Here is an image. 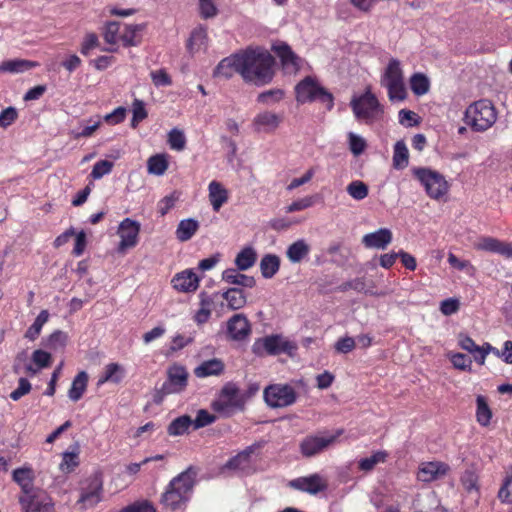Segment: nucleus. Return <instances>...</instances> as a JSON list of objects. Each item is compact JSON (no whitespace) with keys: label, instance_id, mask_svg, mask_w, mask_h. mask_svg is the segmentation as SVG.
<instances>
[{"label":"nucleus","instance_id":"nucleus-26","mask_svg":"<svg viewBox=\"0 0 512 512\" xmlns=\"http://www.w3.org/2000/svg\"><path fill=\"white\" fill-rule=\"evenodd\" d=\"M208 198L214 212H219L221 207L227 203L229 199L228 190L222 183L213 180L208 185Z\"/></svg>","mask_w":512,"mask_h":512},{"label":"nucleus","instance_id":"nucleus-46","mask_svg":"<svg viewBox=\"0 0 512 512\" xmlns=\"http://www.w3.org/2000/svg\"><path fill=\"white\" fill-rule=\"evenodd\" d=\"M410 88L415 95L422 96L429 91V79L423 73H415L410 77Z\"/></svg>","mask_w":512,"mask_h":512},{"label":"nucleus","instance_id":"nucleus-42","mask_svg":"<svg viewBox=\"0 0 512 512\" xmlns=\"http://www.w3.org/2000/svg\"><path fill=\"white\" fill-rule=\"evenodd\" d=\"M257 259V254L252 247L243 248L235 258V265L239 270L245 271L251 268Z\"/></svg>","mask_w":512,"mask_h":512},{"label":"nucleus","instance_id":"nucleus-45","mask_svg":"<svg viewBox=\"0 0 512 512\" xmlns=\"http://www.w3.org/2000/svg\"><path fill=\"white\" fill-rule=\"evenodd\" d=\"M476 419L479 425L488 426L492 418V411L486 401V398L482 395H478L476 398Z\"/></svg>","mask_w":512,"mask_h":512},{"label":"nucleus","instance_id":"nucleus-61","mask_svg":"<svg viewBox=\"0 0 512 512\" xmlns=\"http://www.w3.org/2000/svg\"><path fill=\"white\" fill-rule=\"evenodd\" d=\"M216 416L214 414L209 413L205 409H200L197 412L196 418L192 420L193 429H199L206 427L216 421Z\"/></svg>","mask_w":512,"mask_h":512},{"label":"nucleus","instance_id":"nucleus-23","mask_svg":"<svg viewBox=\"0 0 512 512\" xmlns=\"http://www.w3.org/2000/svg\"><path fill=\"white\" fill-rule=\"evenodd\" d=\"M273 51L280 59L283 69L288 72H297L300 69V58L293 52L286 43L273 46Z\"/></svg>","mask_w":512,"mask_h":512},{"label":"nucleus","instance_id":"nucleus-19","mask_svg":"<svg viewBox=\"0 0 512 512\" xmlns=\"http://www.w3.org/2000/svg\"><path fill=\"white\" fill-rule=\"evenodd\" d=\"M476 250L495 253L512 259V241H502L492 236H482L474 245Z\"/></svg>","mask_w":512,"mask_h":512},{"label":"nucleus","instance_id":"nucleus-24","mask_svg":"<svg viewBox=\"0 0 512 512\" xmlns=\"http://www.w3.org/2000/svg\"><path fill=\"white\" fill-rule=\"evenodd\" d=\"M199 277L192 270L187 269L177 273L171 280L172 286L179 292L190 293L199 287Z\"/></svg>","mask_w":512,"mask_h":512},{"label":"nucleus","instance_id":"nucleus-27","mask_svg":"<svg viewBox=\"0 0 512 512\" xmlns=\"http://www.w3.org/2000/svg\"><path fill=\"white\" fill-rule=\"evenodd\" d=\"M208 44L207 29L204 26H198L192 30L187 41L186 47L189 53L195 54L201 50H205Z\"/></svg>","mask_w":512,"mask_h":512},{"label":"nucleus","instance_id":"nucleus-13","mask_svg":"<svg viewBox=\"0 0 512 512\" xmlns=\"http://www.w3.org/2000/svg\"><path fill=\"white\" fill-rule=\"evenodd\" d=\"M18 501L23 512H55L54 501L44 489L29 495H19Z\"/></svg>","mask_w":512,"mask_h":512},{"label":"nucleus","instance_id":"nucleus-63","mask_svg":"<svg viewBox=\"0 0 512 512\" xmlns=\"http://www.w3.org/2000/svg\"><path fill=\"white\" fill-rule=\"evenodd\" d=\"M284 95L282 89H271L260 93L257 100L262 104L277 103L284 98Z\"/></svg>","mask_w":512,"mask_h":512},{"label":"nucleus","instance_id":"nucleus-51","mask_svg":"<svg viewBox=\"0 0 512 512\" xmlns=\"http://www.w3.org/2000/svg\"><path fill=\"white\" fill-rule=\"evenodd\" d=\"M497 497L503 504H512V472L503 478Z\"/></svg>","mask_w":512,"mask_h":512},{"label":"nucleus","instance_id":"nucleus-34","mask_svg":"<svg viewBox=\"0 0 512 512\" xmlns=\"http://www.w3.org/2000/svg\"><path fill=\"white\" fill-rule=\"evenodd\" d=\"M310 252V246L304 239L293 242L286 251V256L292 263H300Z\"/></svg>","mask_w":512,"mask_h":512},{"label":"nucleus","instance_id":"nucleus-18","mask_svg":"<svg viewBox=\"0 0 512 512\" xmlns=\"http://www.w3.org/2000/svg\"><path fill=\"white\" fill-rule=\"evenodd\" d=\"M450 471L447 463L441 461L422 462L417 471V480L430 483L443 478Z\"/></svg>","mask_w":512,"mask_h":512},{"label":"nucleus","instance_id":"nucleus-3","mask_svg":"<svg viewBox=\"0 0 512 512\" xmlns=\"http://www.w3.org/2000/svg\"><path fill=\"white\" fill-rule=\"evenodd\" d=\"M497 120V112L493 103L481 99L470 104L464 113L465 123L475 132L488 130Z\"/></svg>","mask_w":512,"mask_h":512},{"label":"nucleus","instance_id":"nucleus-38","mask_svg":"<svg viewBox=\"0 0 512 512\" xmlns=\"http://www.w3.org/2000/svg\"><path fill=\"white\" fill-rule=\"evenodd\" d=\"M222 297L227 301L230 310H238L245 306L247 299L243 290L239 288H230L222 294Z\"/></svg>","mask_w":512,"mask_h":512},{"label":"nucleus","instance_id":"nucleus-16","mask_svg":"<svg viewBox=\"0 0 512 512\" xmlns=\"http://www.w3.org/2000/svg\"><path fill=\"white\" fill-rule=\"evenodd\" d=\"M245 63L243 52L232 54L218 63L213 71V76L230 79L238 73L243 78Z\"/></svg>","mask_w":512,"mask_h":512},{"label":"nucleus","instance_id":"nucleus-60","mask_svg":"<svg viewBox=\"0 0 512 512\" xmlns=\"http://www.w3.org/2000/svg\"><path fill=\"white\" fill-rule=\"evenodd\" d=\"M99 46L100 41L98 35L94 32H90L84 36L81 43L80 52L82 55L88 56L91 50L98 48Z\"/></svg>","mask_w":512,"mask_h":512},{"label":"nucleus","instance_id":"nucleus-47","mask_svg":"<svg viewBox=\"0 0 512 512\" xmlns=\"http://www.w3.org/2000/svg\"><path fill=\"white\" fill-rule=\"evenodd\" d=\"M198 13L201 19H213L219 14L216 0H197Z\"/></svg>","mask_w":512,"mask_h":512},{"label":"nucleus","instance_id":"nucleus-53","mask_svg":"<svg viewBox=\"0 0 512 512\" xmlns=\"http://www.w3.org/2000/svg\"><path fill=\"white\" fill-rule=\"evenodd\" d=\"M167 143L171 149L182 151L186 145L184 132L178 128L171 129L168 133Z\"/></svg>","mask_w":512,"mask_h":512},{"label":"nucleus","instance_id":"nucleus-54","mask_svg":"<svg viewBox=\"0 0 512 512\" xmlns=\"http://www.w3.org/2000/svg\"><path fill=\"white\" fill-rule=\"evenodd\" d=\"M383 86L387 89L390 101H404L406 99L407 91L404 81L398 83H390Z\"/></svg>","mask_w":512,"mask_h":512},{"label":"nucleus","instance_id":"nucleus-12","mask_svg":"<svg viewBox=\"0 0 512 512\" xmlns=\"http://www.w3.org/2000/svg\"><path fill=\"white\" fill-rule=\"evenodd\" d=\"M103 479L101 473H94L85 479L80 488L79 504L84 507H94L102 501Z\"/></svg>","mask_w":512,"mask_h":512},{"label":"nucleus","instance_id":"nucleus-35","mask_svg":"<svg viewBox=\"0 0 512 512\" xmlns=\"http://www.w3.org/2000/svg\"><path fill=\"white\" fill-rule=\"evenodd\" d=\"M168 157L165 153L150 156L147 160L148 173L156 176L163 175L169 167Z\"/></svg>","mask_w":512,"mask_h":512},{"label":"nucleus","instance_id":"nucleus-36","mask_svg":"<svg viewBox=\"0 0 512 512\" xmlns=\"http://www.w3.org/2000/svg\"><path fill=\"white\" fill-rule=\"evenodd\" d=\"M124 368L118 363H109L105 366L103 375L98 379L97 385H103L106 382L118 384L124 377Z\"/></svg>","mask_w":512,"mask_h":512},{"label":"nucleus","instance_id":"nucleus-25","mask_svg":"<svg viewBox=\"0 0 512 512\" xmlns=\"http://www.w3.org/2000/svg\"><path fill=\"white\" fill-rule=\"evenodd\" d=\"M393 239V234L388 228H380L375 232L365 234L362 237V244L366 248L384 250Z\"/></svg>","mask_w":512,"mask_h":512},{"label":"nucleus","instance_id":"nucleus-1","mask_svg":"<svg viewBox=\"0 0 512 512\" xmlns=\"http://www.w3.org/2000/svg\"><path fill=\"white\" fill-rule=\"evenodd\" d=\"M195 485V472L188 468L175 476L162 493L160 503L171 511L185 510Z\"/></svg>","mask_w":512,"mask_h":512},{"label":"nucleus","instance_id":"nucleus-52","mask_svg":"<svg viewBox=\"0 0 512 512\" xmlns=\"http://www.w3.org/2000/svg\"><path fill=\"white\" fill-rule=\"evenodd\" d=\"M346 191L353 199L357 201L363 200L369 194L368 186L360 180H354L349 183Z\"/></svg>","mask_w":512,"mask_h":512},{"label":"nucleus","instance_id":"nucleus-31","mask_svg":"<svg viewBox=\"0 0 512 512\" xmlns=\"http://www.w3.org/2000/svg\"><path fill=\"white\" fill-rule=\"evenodd\" d=\"M222 279L229 283L247 288H253L256 284L254 277L238 272L236 269H226L222 273Z\"/></svg>","mask_w":512,"mask_h":512},{"label":"nucleus","instance_id":"nucleus-33","mask_svg":"<svg viewBox=\"0 0 512 512\" xmlns=\"http://www.w3.org/2000/svg\"><path fill=\"white\" fill-rule=\"evenodd\" d=\"M38 66L37 62L26 59H11L3 61L0 65L1 72L22 73Z\"/></svg>","mask_w":512,"mask_h":512},{"label":"nucleus","instance_id":"nucleus-5","mask_svg":"<svg viewBox=\"0 0 512 512\" xmlns=\"http://www.w3.org/2000/svg\"><path fill=\"white\" fill-rule=\"evenodd\" d=\"M411 171L429 198L440 200L449 192L450 185L440 172L426 167H414Z\"/></svg>","mask_w":512,"mask_h":512},{"label":"nucleus","instance_id":"nucleus-57","mask_svg":"<svg viewBox=\"0 0 512 512\" xmlns=\"http://www.w3.org/2000/svg\"><path fill=\"white\" fill-rule=\"evenodd\" d=\"M114 167V163L109 160H100L96 162L90 173V177L94 180L100 179L103 176L110 174Z\"/></svg>","mask_w":512,"mask_h":512},{"label":"nucleus","instance_id":"nucleus-55","mask_svg":"<svg viewBox=\"0 0 512 512\" xmlns=\"http://www.w3.org/2000/svg\"><path fill=\"white\" fill-rule=\"evenodd\" d=\"M79 465V457L77 453L74 452H65L62 455V461L59 465L60 470L63 473H71L75 470Z\"/></svg>","mask_w":512,"mask_h":512},{"label":"nucleus","instance_id":"nucleus-48","mask_svg":"<svg viewBox=\"0 0 512 512\" xmlns=\"http://www.w3.org/2000/svg\"><path fill=\"white\" fill-rule=\"evenodd\" d=\"M121 24L117 21H109L104 26L103 38L107 44L116 45L120 42Z\"/></svg>","mask_w":512,"mask_h":512},{"label":"nucleus","instance_id":"nucleus-20","mask_svg":"<svg viewBox=\"0 0 512 512\" xmlns=\"http://www.w3.org/2000/svg\"><path fill=\"white\" fill-rule=\"evenodd\" d=\"M228 337L234 341H243L251 334V324L247 317L242 314H234L227 321Z\"/></svg>","mask_w":512,"mask_h":512},{"label":"nucleus","instance_id":"nucleus-22","mask_svg":"<svg viewBox=\"0 0 512 512\" xmlns=\"http://www.w3.org/2000/svg\"><path fill=\"white\" fill-rule=\"evenodd\" d=\"M282 122L281 116H279L276 113L270 112V111H264L261 113H258L253 121H252V127L254 131L260 133H271L275 131L280 123Z\"/></svg>","mask_w":512,"mask_h":512},{"label":"nucleus","instance_id":"nucleus-44","mask_svg":"<svg viewBox=\"0 0 512 512\" xmlns=\"http://www.w3.org/2000/svg\"><path fill=\"white\" fill-rule=\"evenodd\" d=\"M191 426H193L192 418L189 415H182L169 424L167 431L170 436H180L185 434Z\"/></svg>","mask_w":512,"mask_h":512},{"label":"nucleus","instance_id":"nucleus-11","mask_svg":"<svg viewBox=\"0 0 512 512\" xmlns=\"http://www.w3.org/2000/svg\"><path fill=\"white\" fill-rule=\"evenodd\" d=\"M343 433V429H337L333 434H309L299 444L300 453L306 458L314 457L333 446Z\"/></svg>","mask_w":512,"mask_h":512},{"label":"nucleus","instance_id":"nucleus-2","mask_svg":"<svg viewBox=\"0 0 512 512\" xmlns=\"http://www.w3.org/2000/svg\"><path fill=\"white\" fill-rule=\"evenodd\" d=\"M244 75L243 79L258 86L268 84L274 76V57L266 50L246 49L243 51Z\"/></svg>","mask_w":512,"mask_h":512},{"label":"nucleus","instance_id":"nucleus-8","mask_svg":"<svg viewBox=\"0 0 512 512\" xmlns=\"http://www.w3.org/2000/svg\"><path fill=\"white\" fill-rule=\"evenodd\" d=\"M350 106L357 119L364 120L367 124L374 123L382 118L384 108L378 98L368 87L363 94L354 97Z\"/></svg>","mask_w":512,"mask_h":512},{"label":"nucleus","instance_id":"nucleus-28","mask_svg":"<svg viewBox=\"0 0 512 512\" xmlns=\"http://www.w3.org/2000/svg\"><path fill=\"white\" fill-rule=\"evenodd\" d=\"M89 376L86 371H80L72 380L71 387L68 390V397L71 401H79L85 394L88 386Z\"/></svg>","mask_w":512,"mask_h":512},{"label":"nucleus","instance_id":"nucleus-10","mask_svg":"<svg viewBox=\"0 0 512 512\" xmlns=\"http://www.w3.org/2000/svg\"><path fill=\"white\" fill-rule=\"evenodd\" d=\"M263 399L270 408H286L296 403L298 393L290 384L274 383L264 388Z\"/></svg>","mask_w":512,"mask_h":512},{"label":"nucleus","instance_id":"nucleus-43","mask_svg":"<svg viewBox=\"0 0 512 512\" xmlns=\"http://www.w3.org/2000/svg\"><path fill=\"white\" fill-rule=\"evenodd\" d=\"M409 163V152L404 141H397L393 151V167L395 169H404Z\"/></svg>","mask_w":512,"mask_h":512},{"label":"nucleus","instance_id":"nucleus-30","mask_svg":"<svg viewBox=\"0 0 512 512\" xmlns=\"http://www.w3.org/2000/svg\"><path fill=\"white\" fill-rule=\"evenodd\" d=\"M404 76L398 59H391L381 78V85L403 82Z\"/></svg>","mask_w":512,"mask_h":512},{"label":"nucleus","instance_id":"nucleus-17","mask_svg":"<svg viewBox=\"0 0 512 512\" xmlns=\"http://www.w3.org/2000/svg\"><path fill=\"white\" fill-rule=\"evenodd\" d=\"M288 486L311 495L318 494L328 488L327 480L318 473L298 477L289 481Z\"/></svg>","mask_w":512,"mask_h":512},{"label":"nucleus","instance_id":"nucleus-59","mask_svg":"<svg viewBox=\"0 0 512 512\" xmlns=\"http://www.w3.org/2000/svg\"><path fill=\"white\" fill-rule=\"evenodd\" d=\"M118 512H157V510L149 500H140L123 507Z\"/></svg>","mask_w":512,"mask_h":512},{"label":"nucleus","instance_id":"nucleus-41","mask_svg":"<svg viewBox=\"0 0 512 512\" xmlns=\"http://www.w3.org/2000/svg\"><path fill=\"white\" fill-rule=\"evenodd\" d=\"M389 454L385 450L374 452L370 457L362 458L358 462V468L364 472L372 471L377 464L385 463Z\"/></svg>","mask_w":512,"mask_h":512},{"label":"nucleus","instance_id":"nucleus-56","mask_svg":"<svg viewBox=\"0 0 512 512\" xmlns=\"http://www.w3.org/2000/svg\"><path fill=\"white\" fill-rule=\"evenodd\" d=\"M179 198L180 193L177 191H173L170 195L163 197L157 205L160 216H165L175 206Z\"/></svg>","mask_w":512,"mask_h":512},{"label":"nucleus","instance_id":"nucleus-40","mask_svg":"<svg viewBox=\"0 0 512 512\" xmlns=\"http://www.w3.org/2000/svg\"><path fill=\"white\" fill-rule=\"evenodd\" d=\"M461 484L468 494H474L476 500L480 497L479 477L472 470H466L461 478Z\"/></svg>","mask_w":512,"mask_h":512},{"label":"nucleus","instance_id":"nucleus-49","mask_svg":"<svg viewBox=\"0 0 512 512\" xmlns=\"http://www.w3.org/2000/svg\"><path fill=\"white\" fill-rule=\"evenodd\" d=\"M49 313L47 310H42L36 317L34 323L26 330L25 338L33 341L41 333L43 325L48 321Z\"/></svg>","mask_w":512,"mask_h":512},{"label":"nucleus","instance_id":"nucleus-29","mask_svg":"<svg viewBox=\"0 0 512 512\" xmlns=\"http://www.w3.org/2000/svg\"><path fill=\"white\" fill-rule=\"evenodd\" d=\"M224 363L217 358L206 360L194 369V374L198 378L209 376H219L224 372Z\"/></svg>","mask_w":512,"mask_h":512},{"label":"nucleus","instance_id":"nucleus-6","mask_svg":"<svg viewBox=\"0 0 512 512\" xmlns=\"http://www.w3.org/2000/svg\"><path fill=\"white\" fill-rule=\"evenodd\" d=\"M211 408L224 417H231L236 411L245 410V397L241 396L238 386L233 382L226 383L219 392Z\"/></svg>","mask_w":512,"mask_h":512},{"label":"nucleus","instance_id":"nucleus-9","mask_svg":"<svg viewBox=\"0 0 512 512\" xmlns=\"http://www.w3.org/2000/svg\"><path fill=\"white\" fill-rule=\"evenodd\" d=\"M298 346L296 342L291 341L280 334H272L263 338L257 339L252 350L256 355L262 356L264 353L268 355L286 354L294 356Z\"/></svg>","mask_w":512,"mask_h":512},{"label":"nucleus","instance_id":"nucleus-32","mask_svg":"<svg viewBox=\"0 0 512 512\" xmlns=\"http://www.w3.org/2000/svg\"><path fill=\"white\" fill-rule=\"evenodd\" d=\"M199 229V222L195 219L188 218L179 222L175 231L176 238L180 242L190 240Z\"/></svg>","mask_w":512,"mask_h":512},{"label":"nucleus","instance_id":"nucleus-7","mask_svg":"<svg viewBox=\"0 0 512 512\" xmlns=\"http://www.w3.org/2000/svg\"><path fill=\"white\" fill-rule=\"evenodd\" d=\"M298 103L319 101L328 111L334 107V96L310 76L305 77L295 87Z\"/></svg>","mask_w":512,"mask_h":512},{"label":"nucleus","instance_id":"nucleus-37","mask_svg":"<svg viewBox=\"0 0 512 512\" xmlns=\"http://www.w3.org/2000/svg\"><path fill=\"white\" fill-rule=\"evenodd\" d=\"M280 269V258L275 254H266L260 261V271L264 278H272Z\"/></svg>","mask_w":512,"mask_h":512},{"label":"nucleus","instance_id":"nucleus-15","mask_svg":"<svg viewBox=\"0 0 512 512\" xmlns=\"http://www.w3.org/2000/svg\"><path fill=\"white\" fill-rule=\"evenodd\" d=\"M265 441H258L250 446H247L244 450L240 451L235 456L231 457L225 464L224 468L234 471H240L243 473H248L251 469L252 460L251 456L256 452L260 451L264 445Z\"/></svg>","mask_w":512,"mask_h":512},{"label":"nucleus","instance_id":"nucleus-58","mask_svg":"<svg viewBox=\"0 0 512 512\" xmlns=\"http://www.w3.org/2000/svg\"><path fill=\"white\" fill-rule=\"evenodd\" d=\"M132 120H131V127L136 128L138 124L147 118L148 113L145 109V105L143 101L139 99H135L132 104Z\"/></svg>","mask_w":512,"mask_h":512},{"label":"nucleus","instance_id":"nucleus-50","mask_svg":"<svg viewBox=\"0 0 512 512\" xmlns=\"http://www.w3.org/2000/svg\"><path fill=\"white\" fill-rule=\"evenodd\" d=\"M68 336L63 331L53 332L44 342V346L50 350L58 351L65 348Z\"/></svg>","mask_w":512,"mask_h":512},{"label":"nucleus","instance_id":"nucleus-21","mask_svg":"<svg viewBox=\"0 0 512 512\" xmlns=\"http://www.w3.org/2000/svg\"><path fill=\"white\" fill-rule=\"evenodd\" d=\"M36 475L31 466L16 468L12 472V480L20 487V495H29L37 492L41 488L34 486Z\"/></svg>","mask_w":512,"mask_h":512},{"label":"nucleus","instance_id":"nucleus-39","mask_svg":"<svg viewBox=\"0 0 512 512\" xmlns=\"http://www.w3.org/2000/svg\"><path fill=\"white\" fill-rule=\"evenodd\" d=\"M144 25L140 24H131V25H124L121 29L120 34V42L124 47H130L137 45V37L139 33L144 29Z\"/></svg>","mask_w":512,"mask_h":512},{"label":"nucleus","instance_id":"nucleus-62","mask_svg":"<svg viewBox=\"0 0 512 512\" xmlns=\"http://www.w3.org/2000/svg\"><path fill=\"white\" fill-rule=\"evenodd\" d=\"M31 360L38 369H44L51 365L52 355L45 350L37 349L32 353Z\"/></svg>","mask_w":512,"mask_h":512},{"label":"nucleus","instance_id":"nucleus-14","mask_svg":"<svg viewBox=\"0 0 512 512\" xmlns=\"http://www.w3.org/2000/svg\"><path fill=\"white\" fill-rule=\"evenodd\" d=\"M140 227L139 222L130 218H125L120 222L117 231L120 237L117 246L118 253L124 254L128 249L134 248L138 244Z\"/></svg>","mask_w":512,"mask_h":512},{"label":"nucleus","instance_id":"nucleus-4","mask_svg":"<svg viewBox=\"0 0 512 512\" xmlns=\"http://www.w3.org/2000/svg\"><path fill=\"white\" fill-rule=\"evenodd\" d=\"M189 372L179 363L171 364L166 370V380L153 394V402L161 404L165 397L171 394H180L188 386Z\"/></svg>","mask_w":512,"mask_h":512},{"label":"nucleus","instance_id":"nucleus-64","mask_svg":"<svg viewBox=\"0 0 512 512\" xmlns=\"http://www.w3.org/2000/svg\"><path fill=\"white\" fill-rule=\"evenodd\" d=\"M315 203V197L314 196H306L301 199H298L296 201H293L290 205L286 207V212L293 213L297 211L305 210L311 206H313Z\"/></svg>","mask_w":512,"mask_h":512}]
</instances>
